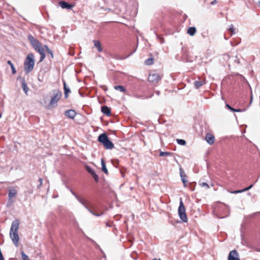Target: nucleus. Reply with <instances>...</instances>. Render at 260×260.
<instances>
[{
	"label": "nucleus",
	"instance_id": "1",
	"mask_svg": "<svg viewBox=\"0 0 260 260\" xmlns=\"http://www.w3.org/2000/svg\"><path fill=\"white\" fill-rule=\"evenodd\" d=\"M35 65L34 55L32 53H29L26 56L24 62V71L26 74L29 73L34 69Z\"/></svg>",
	"mask_w": 260,
	"mask_h": 260
},
{
	"label": "nucleus",
	"instance_id": "2",
	"mask_svg": "<svg viewBox=\"0 0 260 260\" xmlns=\"http://www.w3.org/2000/svg\"><path fill=\"white\" fill-rule=\"evenodd\" d=\"M52 95L51 96L50 102L48 105L49 108H55L57 106V102L62 96V92L59 89H53L52 91Z\"/></svg>",
	"mask_w": 260,
	"mask_h": 260
},
{
	"label": "nucleus",
	"instance_id": "3",
	"mask_svg": "<svg viewBox=\"0 0 260 260\" xmlns=\"http://www.w3.org/2000/svg\"><path fill=\"white\" fill-rule=\"evenodd\" d=\"M98 140L107 149H112L114 147V144L109 139L105 133L100 135Z\"/></svg>",
	"mask_w": 260,
	"mask_h": 260
},
{
	"label": "nucleus",
	"instance_id": "4",
	"mask_svg": "<svg viewBox=\"0 0 260 260\" xmlns=\"http://www.w3.org/2000/svg\"><path fill=\"white\" fill-rule=\"evenodd\" d=\"M70 190L72 194L76 198L77 200L85 208H86L91 214L92 215L95 216H100L102 215L103 214V213H101L100 214H98L93 212L87 205L86 202L79 197L74 191H73L72 189H70Z\"/></svg>",
	"mask_w": 260,
	"mask_h": 260
},
{
	"label": "nucleus",
	"instance_id": "5",
	"mask_svg": "<svg viewBox=\"0 0 260 260\" xmlns=\"http://www.w3.org/2000/svg\"><path fill=\"white\" fill-rule=\"evenodd\" d=\"M178 214L180 218L183 222H186L187 221V217L185 212V207L181 199L180 201L178 208Z\"/></svg>",
	"mask_w": 260,
	"mask_h": 260
},
{
	"label": "nucleus",
	"instance_id": "6",
	"mask_svg": "<svg viewBox=\"0 0 260 260\" xmlns=\"http://www.w3.org/2000/svg\"><path fill=\"white\" fill-rule=\"evenodd\" d=\"M27 38L35 49L42 45V44L38 40L36 39L32 35H28Z\"/></svg>",
	"mask_w": 260,
	"mask_h": 260
},
{
	"label": "nucleus",
	"instance_id": "7",
	"mask_svg": "<svg viewBox=\"0 0 260 260\" xmlns=\"http://www.w3.org/2000/svg\"><path fill=\"white\" fill-rule=\"evenodd\" d=\"M27 38L35 49L42 45V44L38 40L36 39L32 35H28Z\"/></svg>",
	"mask_w": 260,
	"mask_h": 260
},
{
	"label": "nucleus",
	"instance_id": "8",
	"mask_svg": "<svg viewBox=\"0 0 260 260\" xmlns=\"http://www.w3.org/2000/svg\"><path fill=\"white\" fill-rule=\"evenodd\" d=\"M148 79L150 82L157 83L160 80L161 77L157 73H152L149 75Z\"/></svg>",
	"mask_w": 260,
	"mask_h": 260
},
{
	"label": "nucleus",
	"instance_id": "9",
	"mask_svg": "<svg viewBox=\"0 0 260 260\" xmlns=\"http://www.w3.org/2000/svg\"><path fill=\"white\" fill-rule=\"evenodd\" d=\"M10 237L16 246H18L19 237L18 232H10Z\"/></svg>",
	"mask_w": 260,
	"mask_h": 260
},
{
	"label": "nucleus",
	"instance_id": "10",
	"mask_svg": "<svg viewBox=\"0 0 260 260\" xmlns=\"http://www.w3.org/2000/svg\"><path fill=\"white\" fill-rule=\"evenodd\" d=\"M44 47H42V45H41L39 46L38 48H36L35 49L36 51H37L40 55V62L42 61L44 58H45V50Z\"/></svg>",
	"mask_w": 260,
	"mask_h": 260
},
{
	"label": "nucleus",
	"instance_id": "11",
	"mask_svg": "<svg viewBox=\"0 0 260 260\" xmlns=\"http://www.w3.org/2000/svg\"><path fill=\"white\" fill-rule=\"evenodd\" d=\"M228 260H240L238 257V253L236 250H233L230 252Z\"/></svg>",
	"mask_w": 260,
	"mask_h": 260
},
{
	"label": "nucleus",
	"instance_id": "12",
	"mask_svg": "<svg viewBox=\"0 0 260 260\" xmlns=\"http://www.w3.org/2000/svg\"><path fill=\"white\" fill-rule=\"evenodd\" d=\"M19 79H20L21 80L22 87V89H23V91H24L25 94H27L29 89H28V88L27 87V85L26 82L25 81V78H21L20 77H17V80H18Z\"/></svg>",
	"mask_w": 260,
	"mask_h": 260
},
{
	"label": "nucleus",
	"instance_id": "13",
	"mask_svg": "<svg viewBox=\"0 0 260 260\" xmlns=\"http://www.w3.org/2000/svg\"><path fill=\"white\" fill-rule=\"evenodd\" d=\"M59 5L62 8V9H66L67 10H70L71 9L74 5L69 4L68 3L64 2V1H60L59 3Z\"/></svg>",
	"mask_w": 260,
	"mask_h": 260
},
{
	"label": "nucleus",
	"instance_id": "14",
	"mask_svg": "<svg viewBox=\"0 0 260 260\" xmlns=\"http://www.w3.org/2000/svg\"><path fill=\"white\" fill-rule=\"evenodd\" d=\"M19 222L18 220H15L14 221L11 225L10 232H18V228H19Z\"/></svg>",
	"mask_w": 260,
	"mask_h": 260
},
{
	"label": "nucleus",
	"instance_id": "15",
	"mask_svg": "<svg viewBox=\"0 0 260 260\" xmlns=\"http://www.w3.org/2000/svg\"><path fill=\"white\" fill-rule=\"evenodd\" d=\"M206 140L209 144L212 145L214 142V136L213 135L208 133L206 136Z\"/></svg>",
	"mask_w": 260,
	"mask_h": 260
},
{
	"label": "nucleus",
	"instance_id": "16",
	"mask_svg": "<svg viewBox=\"0 0 260 260\" xmlns=\"http://www.w3.org/2000/svg\"><path fill=\"white\" fill-rule=\"evenodd\" d=\"M180 176L181 177V180L183 183L184 186H186L187 180L186 179V176L184 173V171L181 168L180 169Z\"/></svg>",
	"mask_w": 260,
	"mask_h": 260
},
{
	"label": "nucleus",
	"instance_id": "17",
	"mask_svg": "<svg viewBox=\"0 0 260 260\" xmlns=\"http://www.w3.org/2000/svg\"><path fill=\"white\" fill-rule=\"evenodd\" d=\"M64 114L66 116L71 119H74L76 114L74 110L71 109L66 111Z\"/></svg>",
	"mask_w": 260,
	"mask_h": 260
},
{
	"label": "nucleus",
	"instance_id": "18",
	"mask_svg": "<svg viewBox=\"0 0 260 260\" xmlns=\"http://www.w3.org/2000/svg\"><path fill=\"white\" fill-rule=\"evenodd\" d=\"M101 111L103 113L107 116H110L111 115V110L106 106L102 107Z\"/></svg>",
	"mask_w": 260,
	"mask_h": 260
},
{
	"label": "nucleus",
	"instance_id": "19",
	"mask_svg": "<svg viewBox=\"0 0 260 260\" xmlns=\"http://www.w3.org/2000/svg\"><path fill=\"white\" fill-rule=\"evenodd\" d=\"M17 193V190L15 188L10 189L8 192V198L10 200L13 197H15Z\"/></svg>",
	"mask_w": 260,
	"mask_h": 260
},
{
	"label": "nucleus",
	"instance_id": "20",
	"mask_svg": "<svg viewBox=\"0 0 260 260\" xmlns=\"http://www.w3.org/2000/svg\"><path fill=\"white\" fill-rule=\"evenodd\" d=\"M63 84L64 98L66 99L68 96V93L71 92V90H70V88L67 86L66 83L64 81H63Z\"/></svg>",
	"mask_w": 260,
	"mask_h": 260
},
{
	"label": "nucleus",
	"instance_id": "21",
	"mask_svg": "<svg viewBox=\"0 0 260 260\" xmlns=\"http://www.w3.org/2000/svg\"><path fill=\"white\" fill-rule=\"evenodd\" d=\"M205 84V80H203L201 81H196L194 82V87L197 89H199L200 87H201Z\"/></svg>",
	"mask_w": 260,
	"mask_h": 260
},
{
	"label": "nucleus",
	"instance_id": "22",
	"mask_svg": "<svg viewBox=\"0 0 260 260\" xmlns=\"http://www.w3.org/2000/svg\"><path fill=\"white\" fill-rule=\"evenodd\" d=\"M93 43L94 47L96 48L98 52H101L103 50V49L101 47L100 42L99 41L94 40Z\"/></svg>",
	"mask_w": 260,
	"mask_h": 260
},
{
	"label": "nucleus",
	"instance_id": "23",
	"mask_svg": "<svg viewBox=\"0 0 260 260\" xmlns=\"http://www.w3.org/2000/svg\"><path fill=\"white\" fill-rule=\"evenodd\" d=\"M196 32V28L195 27H190L187 29V33L191 36H193Z\"/></svg>",
	"mask_w": 260,
	"mask_h": 260
},
{
	"label": "nucleus",
	"instance_id": "24",
	"mask_svg": "<svg viewBox=\"0 0 260 260\" xmlns=\"http://www.w3.org/2000/svg\"><path fill=\"white\" fill-rule=\"evenodd\" d=\"M101 165H102V171L105 173V174H108V170L106 168V164L104 161V160H103V159H102L101 160Z\"/></svg>",
	"mask_w": 260,
	"mask_h": 260
},
{
	"label": "nucleus",
	"instance_id": "25",
	"mask_svg": "<svg viewBox=\"0 0 260 260\" xmlns=\"http://www.w3.org/2000/svg\"><path fill=\"white\" fill-rule=\"evenodd\" d=\"M114 88L115 90H118L120 91L121 92H126V89L122 85H116L114 87Z\"/></svg>",
	"mask_w": 260,
	"mask_h": 260
},
{
	"label": "nucleus",
	"instance_id": "26",
	"mask_svg": "<svg viewBox=\"0 0 260 260\" xmlns=\"http://www.w3.org/2000/svg\"><path fill=\"white\" fill-rule=\"evenodd\" d=\"M7 63L8 64H9L10 66V67L11 68V70H12V73L13 74H16V70H15V68L14 67V64H13V63L12 62V61L11 60H8L7 61Z\"/></svg>",
	"mask_w": 260,
	"mask_h": 260
},
{
	"label": "nucleus",
	"instance_id": "27",
	"mask_svg": "<svg viewBox=\"0 0 260 260\" xmlns=\"http://www.w3.org/2000/svg\"><path fill=\"white\" fill-rule=\"evenodd\" d=\"M153 58H149L145 61V64L147 66H150L153 63Z\"/></svg>",
	"mask_w": 260,
	"mask_h": 260
},
{
	"label": "nucleus",
	"instance_id": "28",
	"mask_svg": "<svg viewBox=\"0 0 260 260\" xmlns=\"http://www.w3.org/2000/svg\"><path fill=\"white\" fill-rule=\"evenodd\" d=\"M172 152H163V151H161L159 154V155L160 156H171L172 155Z\"/></svg>",
	"mask_w": 260,
	"mask_h": 260
},
{
	"label": "nucleus",
	"instance_id": "29",
	"mask_svg": "<svg viewBox=\"0 0 260 260\" xmlns=\"http://www.w3.org/2000/svg\"><path fill=\"white\" fill-rule=\"evenodd\" d=\"M44 47L46 49V51L51 55V58H53V52L50 50L47 45H44Z\"/></svg>",
	"mask_w": 260,
	"mask_h": 260
},
{
	"label": "nucleus",
	"instance_id": "30",
	"mask_svg": "<svg viewBox=\"0 0 260 260\" xmlns=\"http://www.w3.org/2000/svg\"><path fill=\"white\" fill-rule=\"evenodd\" d=\"M86 170L91 175H92L94 173H95L94 171V170L89 166H86Z\"/></svg>",
	"mask_w": 260,
	"mask_h": 260
},
{
	"label": "nucleus",
	"instance_id": "31",
	"mask_svg": "<svg viewBox=\"0 0 260 260\" xmlns=\"http://www.w3.org/2000/svg\"><path fill=\"white\" fill-rule=\"evenodd\" d=\"M177 142L180 145H185L186 144V141L183 139H177Z\"/></svg>",
	"mask_w": 260,
	"mask_h": 260
},
{
	"label": "nucleus",
	"instance_id": "32",
	"mask_svg": "<svg viewBox=\"0 0 260 260\" xmlns=\"http://www.w3.org/2000/svg\"><path fill=\"white\" fill-rule=\"evenodd\" d=\"M21 257L23 260H29L28 256L23 252L22 251L21 253Z\"/></svg>",
	"mask_w": 260,
	"mask_h": 260
},
{
	"label": "nucleus",
	"instance_id": "33",
	"mask_svg": "<svg viewBox=\"0 0 260 260\" xmlns=\"http://www.w3.org/2000/svg\"><path fill=\"white\" fill-rule=\"evenodd\" d=\"M229 30L231 32V35H233L235 34V28L233 24H231Z\"/></svg>",
	"mask_w": 260,
	"mask_h": 260
},
{
	"label": "nucleus",
	"instance_id": "34",
	"mask_svg": "<svg viewBox=\"0 0 260 260\" xmlns=\"http://www.w3.org/2000/svg\"><path fill=\"white\" fill-rule=\"evenodd\" d=\"M91 176L96 182H99V176L95 173H94Z\"/></svg>",
	"mask_w": 260,
	"mask_h": 260
},
{
	"label": "nucleus",
	"instance_id": "35",
	"mask_svg": "<svg viewBox=\"0 0 260 260\" xmlns=\"http://www.w3.org/2000/svg\"><path fill=\"white\" fill-rule=\"evenodd\" d=\"M200 184L202 187H205L207 188H209V185L206 182H202V183H200Z\"/></svg>",
	"mask_w": 260,
	"mask_h": 260
},
{
	"label": "nucleus",
	"instance_id": "36",
	"mask_svg": "<svg viewBox=\"0 0 260 260\" xmlns=\"http://www.w3.org/2000/svg\"><path fill=\"white\" fill-rule=\"evenodd\" d=\"M225 106L228 108V109H229L230 110H231V111L232 112H234V111H236L235 110V109L232 108L230 105H229V104H226L225 105Z\"/></svg>",
	"mask_w": 260,
	"mask_h": 260
},
{
	"label": "nucleus",
	"instance_id": "37",
	"mask_svg": "<svg viewBox=\"0 0 260 260\" xmlns=\"http://www.w3.org/2000/svg\"><path fill=\"white\" fill-rule=\"evenodd\" d=\"M39 184L37 186L38 188H40V187L42 186V183H43V179L41 178H40L39 179Z\"/></svg>",
	"mask_w": 260,
	"mask_h": 260
},
{
	"label": "nucleus",
	"instance_id": "38",
	"mask_svg": "<svg viewBox=\"0 0 260 260\" xmlns=\"http://www.w3.org/2000/svg\"><path fill=\"white\" fill-rule=\"evenodd\" d=\"M243 192H244V191L243 190V189H242L241 190H237L233 191L232 192V193H234V194H237V193H241Z\"/></svg>",
	"mask_w": 260,
	"mask_h": 260
},
{
	"label": "nucleus",
	"instance_id": "39",
	"mask_svg": "<svg viewBox=\"0 0 260 260\" xmlns=\"http://www.w3.org/2000/svg\"><path fill=\"white\" fill-rule=\"evenodd\" d=\"M253 184H251V185H250V186H249L248 187H246V188H245L243 189V190L244 191H247V190H249L250 189H251V188L253 187Z\"/></svg>",
	"mask_w": 260,
	"mask_h": 260
},
{
	"label": "nucleus",
	"instance_id": "40",
	"mask_svg": "<svg viewBox=\"0 0 260 260\" xmlns=\"http://www.w3.org/2000/svg\"><path fill=\"white\" fill-rule=\"evenodd\" d=\"M235 110L236 112H240L241 111V110L240 109H235Z\"/></svg>",
	"mask_w": 260,
	"mask_h": 260
},
{
	"label": "nucleus",
	"instance_id": "41",
	"mask_svg": "<svg viewBox=\"0 0 260 260\" xmlns=\"http://www.w3.org/2000/svg\"><path fill=\"white\" fill-rule=\"evenodd\" d=\"M156 94L157 95H159V94H160V92L159 91H156Z\"/></svg>",
	"mask_w": 260,
	"mask_h": 260
},
{
	"label": "nucleus",
	"instance_id": "42",
	"mask_svg": "<svg viewBox=\"0 0 260 260\" xmlns=\"http://www.w3.org/2000/svg\"><path fill=\"white\" fill-rule=\"evenodd\" d=\"M136 49H137L136 48V49H135V50H134V51H133L131 53V54H130V55H131V54H133V53H134L136 51Z\"/></svg>",
	"mask_w": 260,
	"mask_h": 260
},
{
	"label": "nucleus",
	"instance_id": "43",
	"mask_svg": "<svg viewBox=\"0 0 260 260\" xmlns=\"http://www.w3.org/2000/svg\"><path fill=\"white\" fill-rule=\"evenodd\" d=\"M152 260H161L160 258H154Z\"/></svg>",
	"mask_w": 260,
	"mask_h": 260
},
{
	"label": "nucleus",
	"instance_id": "44",
	"mask_svg": "<svg viewBox=\"0 0 260 260\" xmlns=\"http://www.w3.org/2000/svg\"><path fill=\"white\" fill-rule=\"evenodd\" d=\"M216 3V1L215 0V1H213V2L211 3V4H214V3Z\"/></svg>",
	"mask_w": 260,
	"mask_h": 260
},
{
	"label": "nucleus",
	"instance_id": "45",
	"mask_svg": "<svg viewBox=\"0 0 260 260\" xmlns=\"http://www.w3.org/2000/svg\"><path fill=\"white\" fill-rule=\"evenodd\" d=\"M164 42V39H162L161 41V43H163Z\"/></svg>",
	"mask_w": 260,
	"mask_h": 260
},
{
	"label": "nucleus",
	"instance_id": "46",
	"mask_svg": "<svg viewBox=\"0 0 260 260\" xmlns=\"http://www.w3.org/2000/svg\"><path fill=\"white\" fill-rule=\"evenodd\" d=\"M2 117V114L0 113V118Z\"/></svg>",
	"mask_w": 260,
	"mask_h": 260
},
{
	"label": "nucleus",
	"instance_id": "47",
	"mask_svg": "<svg viewBox=\"0 0 260 260\" xmlns=\"http://www.w3.org/2000/svg\"><path fill=\"white\" fill-rule=\"evenodd\" d=\"M106 225H107V226H109V224H108V223H107Z\"/></svg>",
	"mask_w": 260,
	"mask_h": 260
}]
</instances>
